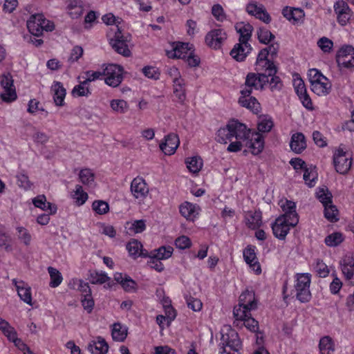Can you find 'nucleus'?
Segmentation results:
<instances>
[{
  "instance_id": "1",
  "label": "nucleus",
  "mask_w": 354,
  "mask_h": 354,
  "mask_svg": "<svg viewBox=\"0 0 354 354\" xmlns=\"http://www.w3.org/2000/svg\"><path fill=\"white\" fill-rule=\"evenodd\" d=\"M250 129L245 124L236 120H230L225 127L220 128L216 132V140L218 142L226 144L235 138L236 140L248 138Z\"/></svg>"
},
{
  "instance_id": "2",
  "label": "nucleus",
  "mask_w": 354,
  "mask_h": 354,
  "mask_svg": "<svg viewBox=\"0 0 354 354\" xmlns=\"http://www.w3.org/2000/svg\"><path fill=\"white\" fill-rule=\"evenodd\" d=\"M111 31L113 32L114 35L113 37L109 39V44L113 49L124 57H129L131 50L129 48L128 43L131 40V35L122 34V30L118 26L111 29Z\"/></svg>"
},
{
  "instance_id": "3",
  "label": "nucleus",
  "mask_w": 354,
  "mask_h": 354,
  "mask_svg": "<svg viewBox=\"0 0 354 354\" xmlns=\"http://www.w3.org/2000/svg\"><path fill=\"white\" fill-rule=\"evenodd\" d=\"M310 282V274L298 273L296 274V283L295 284L296 298L301 303L308 302L311 299Z\"/></svg>"
},
{
  "instance_id": "4",
  "label": "nucleus",
  "mask_w": 354,
  "mask_h": 354,
  "mask_svg": "<svg viewBox=\"0 0 354 354\" xmlns=\"http://www.w3.org/2000/svg\"><path fill=\"white\" fill-rule=\"evenodd\" d=\"M219 346V354H236L241 347L238 333L230 330L228 333L222 334Z\"/></svg>"
},
{
  "instance_id": "5",
  "label": "nucleus",
  "mask_w": 354,
  "mask_h": 354,
  "mask_svg": "<svg viewBox=\"0 0 354 354\" xmlns=\"http://www.w3.org/2000/svg\"><path fill=\"white\" fill-rule=\"evenodd\" d=\"M268 83V78L266 75L257 73H249L245 78V88L241 91V95H250L252 88L263 89Z\"/></svg>"
},
{
  "instance_id": "6",
  "label": "nucleus",
  "mask_w": 354,
  "mask_h": 354,
  "mask_svg": "<svg viewBox=\"0 0 354 354\" xmlns=\"http://www.w3.org/2000/svg\"><path fill=\"white\" fill-rule=\"evenodd\" d=\"M0 83L3 90L0 94L1 99L7 103L15 101L17 95L11 74L8 73L2 75Z\"/></svg>"
},
{
  "instance_id": "7",
  "label": "nucleus",
  "mask_w": 354,
  "mask_h": 354,
  "mask_svg": "<svg viewBox=\"0 0 354 354\" xmlns=\"http://www.w3.org/2000/svg\"><path fill=\"white\" fill-rule=\"evenodd\" d=\"M333 164L337 172L346 174L351 169L352 160L343 149H338L333 155Z\"/></svg>"
},
{
  "instance_id": "8",
  "label": "nucleus",
  "mask_w": 354,
  "mask_h": 354,
  "mask_svg": "<svg viewBox=\"0 0 354 354\" xmlns=\"http://www.w3.org/2000/svg\"><path fill=\"white\" fill-rule=\"evenodd\" d=\"M226 39L227 34L221 28L213 29L208 32L205 36L206 44L213 49L221 48Z\"/></svg>"
},
{
  "instance_id": "9",
  "label": "nucleus",
  "mask_w": 354,
  "mask_h": 354,
  "mask_svg": "<svg viewBox=\"0 0 354 354\" xmlns=\"http://www.w3.org/2000/svg\"><path fill=\"white\" fill-rule=\"evenodd\" d=\"M130 189L133 197L140 201H143L149 192L147 183L140 177H136L131 181Z\"/></svg>"
},
{
  "instance_id": "10",
  "label": "nucleus",
  "mask_w": 354,
  "mask_h": 354,
  "mask_svg": "<svg viewBox=\"0 0 354 354\" xmlns=\"http://www.w3.org/2000/svg\"><path fill=\"white\" fill-rule=\"evenodd\" d=\"M287 218H283V216L277 217L274 222L272 223V230L274 236L279 240H284L289 233L291 225H290L289 221Z\"/></svg>"
},
{
  "instance_id": "11",
  "label": "nucleus",
  "mask_w": 354,
  "mask_h": 354,
  "mask_svg": "<svg viewBox=\"0 0 354 354\" xmlns=\"http://www.w3.org/2000/svg\"><path fill=\"white\" fill-rule=\"evenodd\" d=\"M281 207L284 212L279 216H283L284 218H287L289 221L290 225L292 227H295L299 222V216L296 212V205L292 201L286 200L285 202L281 201Z\"/></svg>"
},
{
  "instance_id": "12",
  "label": "nucleus",
  "mask_w": 354,
  "mask_h": 354,
  "mask_svg": "<svg viewBox=\"0 0 354 354\" xmlns=\"http://www.w3.org/2000/svg\"><path fill=\"white\" fill-rule=\"evenodd\" d=\"M249 140L247 141L246 145L251 149L253 155H258L262 152L264 149V137L259 132L250 131Z\"/></svg>"
},
{
  "instance_id": "13",
  "label": "nucleus",
  "mask_w": 354,
  "mask_h": 354,
  "mask_svg": "<svg viewBox=\"0 0 354 354\" xmlns=\"http://www.w3.org/2000/svg\"><path fill=\"white\" fill-rule=\"evenodd\" d=\"M334 10L337 15V21L342 26H344L350 19L352 12L347 3L343 0H339L334 4Z\"/></svg>"
},
{
  "instance_id": "14",
  "label": "nucleus",
  "mask_w": 354,
  "mask_h": 354,
  "mask_svg": "<svg viewBox=\"0 0 354 354\" xmlns=\"http://www.w3.org/2000/svg\"><path fill=\"white\" fill-rule=\"evenodd\" d=\"M252 47L248 42L239 41L230 51V55L237 62H243L252 51Z\"/></svg>"
},
{
  "instance_id": "15",
  "label": "nucleus",
  "mask_w": 354,
  "mask_h": 354,
  "mask_svg": "<svg viewBox=\"0 0 354 354\" xmlns=\"http://www.w3.org/2000/svg\"><path fill=\"white\" fill-rule=\"evenodd\" d=\"M42 23H45L44 17L42 14L31 15L27 21V28L30 33L36 37L42 35Z\"/></svg>"
},
{
  "instance_id": "16",
  "label": "nucleus",
  "mask_w": 354,
  "mask_h": 354,
  "mask_svg": "<svg viewBox=\"0 0 354 354\" xmlns=\"http://www.w3.org/2000/svg\"><path fill=\"white\" fill-rule=\"evenodd\" d=\"M180 144L178 136L176 133H169L165 138V142L160 145V148L165 155L175 153Z\"/></svg>"
},
{
  "instance_id": "17",
  "label": "nucleus",
  "mask_w": 354,
  "mask_h": 354,
  "mask_svg": "<svg viewBox=\"0 0 354 354\" xmlns=\"http://www.w3.org/2000/svg\"><path fill=\"white\" fill-rule=\"evenodd\" d=\"M243 257L245 261L252 268L256 274H259L261 272V266L257 259L254 246H248L243 250Z\"/></svg>"
},
{
  "instance_id": "18",
  "label": "nucleus",
  "mask_w": 354,
  "mask_h": 354,
  "mask_svg": "<svg viewBox=\"0 0 354 354\" xmlns=\"http://www.w3.org/2000/svg\"><path fill=\"white\" fill-rule=\"evenodd\" d=\"M239 306L245 309L254 310L257 308L254 292L248 290L242 292L239 297Z\"/></svg>"
},
{
  "instance_id": "19",
  "label": "nucleus",
  "mask_w": 354,
  "mask_h": 354,
  "mask_svg": "<svg viewBox=\"0 0 354 354\" xmlns=\"http://www.w3.org/2000/svg\"><path fill=\"white\" fill-rule=\"evenodd\" d=\"M342 271L346 280L354 279V257L346 255L340 263Z\"/></svg>"
},
{
  "instance_id": "20",
  "label": "nucleus",
  "mask_w": 354,
  "mask_h": 354,
  "mask_svg": "<svg viewBox=\"0 0 354 354\" xmlns=\"http://www.w3.org/2000/svg\"><path fill=\"white\" fill-rule=\"evenodd\" d=\"M88 350L92 354H106L109 345L102 337H97V340H93L88 345Z\"/></svg>"
},
{
  "instance_id": "21",
  "label": "nucleus",
  "mask_w": 354,
  "mask_h": 354,
  "mask_svg": "<svg viewBox=\"0 0 354 354\" xmlns=\"http://www.w3.org/2000/svg\"><path fill=\"white\" fill-rule=\"evenodd\" d=\"M51 91L53 92V100L57 106H62L64 105V99L66 94V89L60 82H54L51 86Z\"/></svg>"
},
{
  "instance_id": "22",
  "label": "nucleus",
  "mask_w": 354,
  "mask_h": 354,
  "mask_svg": "<svg viewBox=\"0 0 354 354\" xmlns=\"http://www.w3.org/2000/svg\"><path fill=\"white\" fill-rule=\"evenodd\" d=\"M291 149L296 153H301L306 148V142L302 133H294L290 143Z\"/></svg>"
},
{
  "instance_id": "23",
  "label": "nucleus",
  "mask_w": 354,
  "mask_h": 354,
  "mask_svg": "<svg viewBox=\"0 0 354 354\" xmlns=\"http://www.w3.org/2000/svg\"><path fill=\"white\" fill-rule=\"evenodd\" d=\"M235 29L239 34V41L248 42L250 40L253 31L252 25L241 22L236 24Z\"/></svg>"
},
{
  "instance_id": "24",
  "label": "nucleus",
  "mask_w": 354,
  "mask_h": 354,
  "mask_svg": "<svg viewBox=\"0 0 354 354\" xmlns=\"http://www.w3.org/2000/svg\"><path fill=\"white\" fill-rule=\"evenodd\" d=\"M282 14L288 21L292 24L299 23L304 17V10L301 8H290L286 7L282 10Z\"/></svg>"
},
{
  "instance_id": "25",
  "label": "nucleus",
  "mask_w": 354,
  "mask_h": 354,
  "mask_svg": "<svg viewBox=\"0 0 354 354\" xmlns=\"http://www.w3.org/2000/svg\"><path fill=\"white\" fill-rule=\"evenodd\" d=\"M239 103L254 113H257L260 109V104L254 97L251 95H241L239 99Z\"/></svg>"
},
{
  "instance_id": "26",
  "label": "nucleus",
  "mask_w": 354,
  "mask_h": 354,
  "mask_svg": "<svg viewBox=\"0 0 354 354\" xmlns=\"http://www.w3.org/2000/svg\"><path fill=\"white\" fill-rule=\"evenodd\" d=\"M0 330H1L8 339L13 342L15 345H18L17 342H21V339L17 337V333L14 328L10 326L8 322L3 319L0 321Z\"/></svg>"
},
{
  "instance_id": "27",
  "label": "nucleus",
  "mask_w": 354,
  "mask_h": 354,
  "mask_svg": "<svg viewBox=\"0 0 354 354\" xmlns=\"http://www.w3.org/2000/svg\"><path fill=\"white\" fill-rule=\"evenodd\" d=\"M247 226L252 230L259 228L262 225V213L260 210L249 213L246 218Z\"/></svg>"
},
{
  "instance_id": "28",
  "label": "nucleus",
  "mask_w": 354,
  "mask_h": 354,
  "mask_svg": "<svg viewBox=\"0 0 354 354\" xmlns=\"http://www.w3.org/2000/svg\"><path fill=\"white\" fill-rule=\"evenodd\" d=\"M274 126L272 118L268 115H261L257 123V129L259 133H268Z\"/></svg>"
},
{
  "instance_id": "29",
  "label": "nucleus",
  "mask_w": 354,
  "mask_h": 354,
  "mask_svg": "<svg viewBox=\"0 0 354 354\" xmlns=\"http://www.w3.org/2000/svg\"><path fill=\"white\" fill-rule=\"evenodd\" d=\"M310 85L312 91L319 96L326 95L331 89V84L330 82H322V80L313 82Z\"/></svg>"
},
{
  "instance_id": "30",
  "label": "nucleus",
  "mask_w": 354,
  "mask_h": 354,
  "mask_svg": "<svg viewBox=\"0 0 354 354\" xmlns=\"http://www.w3.org/2000/svg\"><path fill=\"white\" fill-rule=\"evenodd\" d=\"M256 66L258 73L266 75L268 78L277 73V68L272 59L268 60L266 64L263 62L261 65L256 64Z\"/></svg>"
},
{
  "instance_id": "31",
  "label": "nucleus",
  "mask_w": 354,
  "mask_h": 354,
  "mask_svg": "<svg viewBox=\"0 0 354 354\" xmlns=\"http://www.w3.org/2000/svg\"><path fill=\"white\" fill-rule=\"evenodd\" d=\"M112 337L118 342H123L127 336V328L122 326L120 323H115L113 325Z\"/></svg>"
},
{
  "instance_id": "32",
  "label": "nucleus",
  "mask_w": 354,
  "mask_h": 354,
  "mask_svg": "<svg viewBox=\"0 0 354 354\" xmlns=\"http://www.w3.org/2000/svg\"><path fill=\"white\" fill-rule=\"evenodd\" d=\"M173 251L174 249L171 246H161L152 250L151 257L160 261L167 259L171 256Z\"/></svg>"
},
{
  "instance_id": "33",
  "label": "nucleus",
  "mask_w": 354,
  "mask_h": 354,
  "mask_svg": "<svg viewBox=\"0 0 354 354\" xmlns=\"http://www.w3.org/2000/svg\"><path fill=\"white\" fill-rule=\"evenodd\" d=\"M319 348L322 354H331L333 353L335 348L332 338L329 336H324L321 338Z\"/></svg>"
},
{
  "instance_id": "34",
  "label": "nucleus",
  "mask_w": 354,
  "mask_h": 354,
  "mask_svg": "<svg viewBox=\"0 0 354 354\" xmlns=\"http://www.w3.org/2000/svg\"><path fill=\"white\" fill-rule=\"evenodd\" d=\"M90 282L93 284H102L111 280V278L102 271L91 272L89 274Z\"/></svg>"
},
{
  "instance_id": "35",
  "label": "nucleus",
  "mask_w": 354,
  "mask_h": 354,
  "mask_svg": "<svg viewBox=\"0 0 354 354\" xmlns=\"http://www.w3.org/2000/svg\"><path fill=\"white\" fill-rule=\"evenodd\" d=\"M77 79L80 84L73 88L72 95L78 97L88 96L91 93L88 86V84H84V80L80 81V76Z\"/></svg>"
},
{
  "instance_id": "36",
  "label": "nucleus",
  "mask_w": 354,
  "mask_h": 354,
  "mask_svg": "<svg viewBox=\"0 0 354 354\" xmlns=\"http://www.w3.org/2000/svg\"><path fill=\"white\" fill-rule=\"evenodd\" d=\"M17 294L20 299L27 304L32 306V295L30 287L24 283V286H18Z\"/></svg>"
},
{
  "instance_id": "37",
  "label": "nucleus",
  "mask_w": 354,
  "mask_h": 354,
  "mask_svg": "<svg viewBox=\"0 0 354 354\" xmlns=\"http://www.w3.org/2000/svg\"><path fill=\"white\" fill-rule=\"evenodd\" d=\"M185 80H177V82L174 83V93L178 98L180 103H183L186 98L185 91L184 88Z\"/></svg>"
},
{
  "instance_id": "38",
  "label": "nucleus",
  "mask_w": 354,
  "mask_h": 354,
  "mask_svg": "<svg viewBox=\"0 0 354 354\" xmlns=\"http://www.w3.org/2000/svg\"><path fill=\"white\" fill-rule=\"evenodd\" d=\"M48 271L50 277V281L49 283L50 286L52 288H56L59 286L63 279L59 271L53 267H48Z\"/></svg>"
},
{
  "instance_id": "39",
  "label": "nucleus",
  "mask_w": 354,
  "mask_h": 354,
  "mask_svg": "<svg viewBox=\"0 0 354 354\" xmlns=\"http://www.w3.org/2000/svg\"><path fill=\"white\" fill-rule=\"evenodd\" d=\"M317 197L324 206L332 203L333 196L326 187L319 188Z\"/></svg>"
},
{
  "instance_id": "40",
  "label": "nucleus",
  "mask_w": 354,
  "mask_h": 354,
  "mask_svg": "<svg viewBox=\"0 0 354 354\" xmlns=\"http://www.w3.org/2000/svg\"><path fill=\"white\" fill-rule=\"evenodd\" d=\"M344 241V236L341 232H333L328 235L324 240L326 245L336 247Z\"/></svg>"
},
{
  "instance_id": "41",
  "label": "nucleus",
  "mask_w": 354,
  "mask_h": 354,
  "mask_svg": "<svg viewBox=\"0 0 354 354\" xmlns=\"http://www.w3.org/2000/svg\"><path fill=\"white\" fill-rule=\"evenodd\" d=\"M257 36L259 42L264 44H269L275 38L274 35L269 30L264 28H259L258 29Z\"/></svg>"
},
{
  "instance_id": "42",
  "label": "nucleus",
  "mask_w": 354,
  "mask_h": 354,
  "mask_svg": "<svg viewBox=\"0 0 354 354\" xmlns=\"http://www.w3.org/2000/svg\"><path fill=\"white\" fill-rule=\"evenodd\" d=\"M324 207V216L330 222H336L338 221V210L337 207L332 203L326 205Z\"/></svg>"
},
{
  "instance_id": "43",
  "label": "nucleus",
  "mask_w": 354,
  "mask_h": 354,
  "mask_svg": "<svg viewBox=\"0 0 354 354\" xmlns=\"http://www.w3.org/2000/svg\"><path fill=\"white\" fill-rule=\"evenodd\" d=\"M141 248H142V243L136 239H132L127 244V250H128L129 255L133 257L134 259L138 257Z\"/></svg>"
},
{
  "instance_id": "44",
  "label": "nucleus",
  "mask_w": 354,
  "mask_h": 354,
  "mask_svg": "<svg viewBox=\"0 0 354 354\" xmlns=\"http://www.w3.org/2000/svg\"><path fill=\"white\" fill-rule=\"evenodd\" d=\"M79 178L86 185H91L95 179V175L89 169H83L80 171Z\"/></svg>"
},
{
  "instance_id": "45",
  "label": "nucleus",
  "mask_w": 354,
  "mask_h": 354,
  "mask_svg": "<svg viewBox=\"0 0 354 354\" xmlns=\"http://www.w3.org/2000/svg\"><path fill=\"white\" fill-rule=\"evenodd\" d=\"M188 169L192 173L198 172L202 168V159L199 157H192L186 161Z\"/></svg>"
},
{
  "instance_id": "46",
  "label": "nucleus",
  "mask_w": 354,
  "mask_h": 354,
  "mask_svg": "<svg viewBox=\"0 0 354 354\" xmlns=\"http://www.w3.org/2000/svg\"><path fill=\"white\" fill-rule=\"evenodd\" d=\"M78 205H82L88 199V194L83 191L82 187L80 185L75 186V194L73 196Z\"/></svg>"
},
{
  "instance_id": "47",
  "label": "nucleus",
  "mask_w": 354,
  "mask_h": 354,
  "mask_svg": "<svg viewBox=\"0 0 354 354\" xmlns=\"http://www.w3.org/2000/svg\"><path fill=\"white\" fill-rule=\"evenodd\" d=\"M180 212L185 218H190L194 216L195 205L189 202H185L180 206Z\"/></svg>"
},
{
  "instance_id": "48",
  "label": "nucleus",
  "mask_w": 354,
  "mask_h": 354,
  "mask_svg": "<svg viewBox=\"0 0 354 354\" xmlns=\"http://www.w3.org/2000/svg\"><path fill=\"white\" fill-rule=\"evenodd\" d=\"M303 178L306 183V184L310 187H313L315 185V180L317 179V174L314 172L311 169L305 167L304 169V175Z\"/></svg>"
},
{
  "instance_id": "49",
  "label": "nucleus",
  "mask_w": 354,
  "mask_h": 354,
  "mask_svg": "<svg viewBox=\"0 0 354 354\" xmlns=\"http://www.w3.org/2000/svg\"><path fill=\"white\" fill-rule=\"evenodd\" d=\"M92 209L98 214H104L109 210L108 203L104 201H95L92 204Z\"/></svg>"
},
{
  "instance_id": "50",
  "label": "nucleus",
  "mask_w": 354,
  "mask_h": 354,
  "mask_svg": "<svg viewBox=\"0 0 354 354\" xmlns=\"http://www.w3.org/2000/svg\"><path fill=\"white\" fill-rule=\"evenodd\" d=\"M251 309H245L243 307L239 306L238 307H234L233 315L236 321L243 322L248 317L251 315Z\"/></svg>"
},
{
  "instance_id": "51",
  "label": "nucleus",
  "mask_w": 354,
  "mask_h": 354,
  "mask_svg": "<svg viewBox=\"0 0 354 354\" xmlns=\"http://www.w3.org/2000/svg\"><path fill=\"white\" fill-rule=\"evenodd\" d=\"M122 75V68L117 64H109L103 71V75L109 77Z\"/></svg>"
},
{
  "instance_id": "52",
  "label": "nucleus",
  "mask_w": 354,
  "mask_h": 354,
  "mask_svg": "<svg viewBox=\"0 0 354 354\" xmlns=\"http://www.w3.org/2000/svg\"><path fill=\"white\" fill-rule=\"evenodd\" d=\"M18 185L25 190L30 189L32 183L29 180L28 176L24 172H20L17 175Z\"/></svg>"
},
{
  "instance_id": "53",
  "label": "nucleus",
  "mask_w": 354,
  "mask_h": 354,
  "mask_svg": "<svg viewBox=\"0 0 354 354\" xmlns=\"http://www.w3.org/2000/svg\"><path fill=\"white\" fill-rule=\"evenodd\" d=\"M314 269L320 277H326L329 274V270L327 265L324 263L322 260L319 259L316 260V264Z\"/></svg>"
},
{
  "instance_id": "54",
  "label": "nucleus",
  "mask_w": 354,
  "mask_h": 354,
  "mask_svg": "<svg viewBox=\"0 0 354 354\" xmlns=\"http://www.w3.org/2000/svg\"><path fill=\"white\" fill-rule=\"evenodd\" d=\"M185 299L188 308H191L192 310L199 311L202 308L203 304L201 300L187 295L185 296Z\"/></svg>"
},
{
  "instance_id": "55",
  "label": "nucleus",
  "mask_w": 354,
  "mask_h": 354,
  "mask_svg": "<svg viewBox=\"0 0 354 354\" xmlns=\"http://www.w3.org/2000/svg\"><path fill=\"white\" fill-rule=\"evenodd\" d=\"M111 107L115 111L123 113L128 109L127 103L123 100H113L111 102Z\"/></svg>"
},
{
  "instance_id": "56",
  "label": "nucleus",
  "mask_w": 354,
  "mask_h": 354,
  "mask_svg": "<svg viewBox=\"0 0 354 354\" xmlns=\"http://www.w3.org/2000/svg\"><path fill=\"white\" fill-rule=\"evenodd\" d=\"M317 46L324 53H330L333 47V42L326 37L320 38L317 41Z\"/></svg>"
},
{
  "instance_id": "57",
  "label": "nucleus",
  "mask_w": 354,
  "mask_h": 354,
  "mask_svg": "<svg viewBox=\"0 0 354 354\" xmlns=\"http://www.w3.org/2000/svg\"><path fill=\"white\" fill-rule=\"evenodd\" d=\"M174 44H176V47L178 48L179 53L181 54L182 57H180V59H185L189 53L193 50V46H189L188 43L177 42Z\"/></svg>"
},
{
  "instance_id": "58",
  "label": "nucleus",
  "mask_w": 354,
  "mask_h": 354,
  "mask_svg": "<svg viewBox=\"0 0 354 354\" xmlns=\"http://www.w3.org/2000/svg\"><path fill=\"white\" fill-rule=\"evenodd\" d=\"M338 66H342L346 68H354V55H348L346 57H341L336 58Z\"/></svg>"
},
{
  "instance_id": "59",
  "label": "nucleus",
  "mask_w": 354,
  "mask_h": 354,
  "mask_svg": "<svg viewBox=\"0 0 354 354\" xmlns=\"http://www.w3.org/2000/svg\"><path fill=\"white\" fill-rule=\"evenodd\" d=\"M142 71L145 77L153 79V80H158L160 77V72L158 69L154 66H145Z\"/></svg>"
},
{
  "instance_id": "60",
  "label": "nucleus",
  "mask_w": 354,
  "mask_h": 354,
  "mask_svg": "<svg viewBox=\"0 0 354 354\" xmlns=\"http://www.w3.org/2000/svg\"><path fill=\"white\" fill-rule=\"evenodd\" d=\"M308 78L310 82V84L313 82H316L320 81L322 80H324L325 81H328V78L325 77L319 70L316 68H312L309 70L308 72Z\"/></svg>"
},
{
  "instance_id": "61",
  "label": "nucleus",
  "mask_w": 354,
  "mask_h": 354,
  "mask_svg": "<svg viewBox=\"0 0 354 354\" xmlns=\"http://www.w3.org/2000/svg\"><path fill=\"white\" fill-rule=\"evenodd\" d=\"M121 286L126 292H135L137 283L130 277L125 275L124 280H123Z\"/></svg>"
},
{
  "instance_id": "62",
  "label": "nucleus",
  "mask_w": 354,
  "mask_h": 354,
  "mask_svg": "<svg viewBox=\"0 0 354 354\" xmlns=\"http://www.w3.org/2000/svg\"><path fill=\"white\" fill-rule=\"evenodd\" d=\"M268 83L270 85V88L272 91H280L283 86V83L279 76L276 74L272 75L268 77Z\"/></svg>"
},
{
  "instance_id": "63",
  "label": "nucleus",
  "mask_w": 354,
  "mask_h": 354,
  "mask_svg": "<svg viewBox=\"0 0 354 354\" xmlns=\"http://www.w3.org/2000/svg\"><path fill=\"white\" fill-rule=\"evenodd\" d=\"M84 53L83 48L80 46H75L71 50V55L68 59V62L71 64L78 61V59L82 56Z\"/></svg>"
},
{
  "instance_id": "64",
  "label": "nucleus",
  "mask_w": 354,
  "mask_h": 354,
  "mask_svg": "<svg viewBox=\"0 0 354 354\" xmlns=\"http://www.w3.org/2000/svg\"><path fill=\"white\" fill-rule=\"evenodd\" d=\"M82 304L84 310H86L88 313L92 312L94 306V301L91 294L83 295L82 299Z\"/></svg>"
}]
</instances>
